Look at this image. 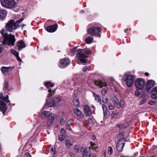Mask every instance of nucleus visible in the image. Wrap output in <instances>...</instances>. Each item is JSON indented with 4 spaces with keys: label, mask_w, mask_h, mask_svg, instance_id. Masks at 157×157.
Returning a JSON list of instances; mask_svg holds the SVG:
<instances>
[{
    "label": "nucleus",
    "mask_w": 157,
    "mask_h": 157,
    "mask_svg": "<svg viewBox=\"0 0 157 157\" xmlns=\"http://www.w3.org/2000/svg\"><path fill=\"white\" fill-rule=\"evenodd\" d=\"M4 38L2 43L4 45L7 44L8 46H13L16 40L15 36L10 34L8 35L5 32L4 29H2L0 32Z\"/></svg>",
    "instance_id": "nucleus-1"
},
{
    "label": "nucleus",
    "mask_w": 157,
    "mask_h": 157,
    "mask_svg": "<svg viewBox=\"0 0 157 157\" xmlns=\"http://www.w3.org/2000/svg\"><path fill=\"white\" fill-rule=\"evenodd\" d=\"M92 52V51L88 48L79 49L77 51L76 57L78 61L82 63H86L87 61L86 58L87 57V56L84 52L89 54L91 53Z\"/></svg>",
    "instance_id": "nucleus-2"
},
{
    "label": "nucleus",
    "mask_w": 157,
    "mask_h": 157,
    "mask_svg": "<svg viewBox=\"0 0 157 157\" xmlns=\"http://www.w3.org/2000/svg\"><path fill=\"white\" fill-rule=\"evenodd\" d=\"M23 20L22 18L17 21L15 23L13 20H11L9 21L6 24L5 28L6 30L10 32H13L15 29H17L20 25L19 24Z\"/></svg>",
    "instance_id": "nucleus-3"
},
{
    "label": "nucleus",
    "mask_w": 157,
    "mask_h": 157,
    "mask_svg": "<svg viewBox=\"0 0 157 157\" xmlns=\"http://www.w3.org/2000/svg\"><path fill=\"white\" fill-rule=\"evenodd\" d=\"M2 94V92H1L0 95H1ZM8 98L9 97L8 95H6L5 97L2 95L0 96V111H1L3 114L5 113L6 110V104L5 102L7 103H9L10 102L8 99Z\"/></svg>",
    "instance_id": "nucleus-4"
},
{
    "label": "nucleus",
    "mask_w": 157,
    "mask_h": 157,
    "mask_svg": "<svg viewBox=\"0 0 157 157\" xmlns=\"http://www.w3.org/2000/svg\"><path fill=\"white\" fill-rule=\"evenodd\" d=\"M89 34L95 36L98 35L99 33L101 32V28L97 27H92L90 28L87 30Z\"/></svg>",
    "instance_id": "nucleus-5"
},
{
    "label": "nucleus",
    "mask_w": 157,
    "mask_h": 157,
    "mask_svg": "<svg viewBox=\"0 0 157 157\" xmlns=\"http://www.w3.org/2000/svg\"><path fill=\"white\" fill-rule=\"evenodd\" d=\"M135 77L134 76L127 74L124 76V80L129 87H131L133 83Z\"/></svg>",
    "instance_id": "nucleus-6"
},
{
    "label": "nucleus",
    "mask_w": 157,
    "mask_h": 157,
    "mask_svg": "<svg viewBox=\"0 0 157 157\" xmlns=\"http://www.w3.org/2000/svg\"><path fill=\"white\" fill-rule=\"evenodd\" d=\"M2 3L9 8L13 7L15 6V2L13 0H3Z\"/></svg>",
    "instance_id": "nucleus-7"
},
{
    "label": "nucleus",
    "mask_w": 157,
    "mask_h": 157,
    "mask_svg": "<svg viewBox=\"0 0 157 157\" xmlns=\"http://www.w3.org/2000/svg\"><path fill=\"white\" fill-rule=\"evenodd\" d=\"M135 85L136 88H143L145 86V82L142 78H138L135 82Z\"/></svg>",
    "instance_id": "nucleus-8"
},
{
    "label": "nucleus",
    "mask_w": 157,
    "mask_h": 157,
    "mask_svg": "<svg viewBox=\"0 0 157 157\" xmlns=\"http://www.w3.org/2000/svg\"><path fill=\"white\" fill-rule=\"evenodd\" d=\"M56 105V103L52 99L49 101L48 99L47 100L43 108L45 109L46 108L47 106L52 107L55 106Z\"/></svg>",
    "instance_id": "nucleus-9"
},
{
    "label": "nucleus",
    "mask_w": 157,
    "mask_h": 157,
    "mask_svg": "<svg viewBox=\"0 0 157 157\" xmlns=\"http://www.w3.org/2000/svg\"><path fill=\"white\" fill-rule=\"evenodd\" d=\"M56 117V115L53 113H51L50 115L48 117V121L47 124L49 126L51 125Z\"/></svg>",
    "instance_id": "nucleus-10"
},
{
    "label": "nucleus",
    "mask_w": 157,
    "mask_h": 157,
    "mask_svg": "<svg viewBox=\"0 0 157 157\" xmlns=\"http://www.w3.org/2000/svg\"><path fill=\"white\" fill-rule=\"evenodd\" d=\"M1 70L2 74L6 76L9 75L11 71L10 67H2L1 68Z\"/></svg>",
    "instance_id": "nucleus-11"
},
{
    "label": "nucleus",
    "mask_w": 157,
    "mask_h": 157,
    "mask_svg": "<svg viewBox=\"0 0 157 157\" xmlns=\"http://www.w3.org/2000/svg\"><path fill=\"white\" fill-rule=\"evenodd\" d=\"M57 25L55 24L52 26H48L47 28V30L49 32L53 33L55 32L57 28Z\"/></svg>",
    "instance_id": "nucleus-12"
},
{
    "label": "nucleus",
    "mask_w": 157,
    "mask_h": 157,
    "mask_svg": "<svg viewBox=\"0 0 157 157\" xmlns=\"http://www.w3.org/2000/svg\"><path fill=\"white\" fill-rule=\"evenodd\" d=\"M61 64L63 66H66L68 65L70 63L69 60L66 58L61 59L60 60Z\"/></svg>",
    "instance_id": "nucleus-13"
},
{
    "label": "nucleus",
    "mask_w": 157,
    "mask_h": 157,
    "mask_svg": "<svg viewBox=\"0 0 157 157\" xmlns=\"http://www.w3.org/2000/svg\"><path fill=\"white\" fill-rule=\"evenodd\" d=\"M84 113L86 116H89L92 114L91 111L89 106L87 105H84Z\"/></svg>",
    "instance_id": "nucleus-14"
},
{
    "label": "nucleus",
    "mask_w": 157,
    "mask_h": 157,
    "mask_svg": "<svg viewBox=\"0 0 157 157\" xmlns=\"http://www.w3.org/2000/svg\"><path fill=\"white\" fill-rule=\"evenodd\" d=\"M95 84L100 88L105 87L106 83L101 81H96L94 82Z\"/></svg>",
    "instance_id": "nucleus-15"
},
{
    "label": "nucleus",
    "mask_w": 157,
    "mask_h": 157,
    "mask_svg": "<svg viewBox=\"0 0 157 157\" xmlns=\"http://www.w3.org/2000/svg\"><path fill=\"white\" fill-rule=\"evenodd\" d=\"M155 84V81L152 80H150L148 81L146 84L147 88H152Z\"/></svg>",
    "instance_id": "nucleus-16"
},
{
    "label": "nucleus",
    "mask_w": 157,
    "mask_h": 157,
    "mask_svg": "<svg viewBox=\"0 0 157 157\" xmlns=\"http://www.w3.org/2000/svg\"><path fill=\"white\" fill-rule=\"evenodd\" d=\"M73 111L74 113L78 117L80 118L83 117V115L78 109L75 108L74 109Z\"/></svg>",
    "instance_id": "nucleus-17"
},
{
    "label": "nucleus",
    "mask_w": 157,
    "mask_h": 157,
    "mask_svg": "<svg viewBox=\"0 0 157 157\" xmlns=\"http://www.w3.org/2000/svg\"><path fill=\"white\" fill-rule=\"evenodd\" d=\"M72 101L73 105L74 106L76 107H78L79 106V101L77 98V96H73Z\"/></svg>",
    "instance_id": "nucleus-18"
},
{
    "label": "nucleus",
    "mask_w": 157,
    "mask_h": 157,
    "mask_svg": "<svg viewBox=\"0 0 157 157\" xmlns=\"http://www.w3.org/2000/svg\"><path fill=\"white\" fill-rule=\"evenodd\" d=\"M124 145V143L119 141L117 145V149L119 151H121L123 149Z\"/></svg>",
    "instance_id": "nucleus-19"
},
{
    "label": "nucleus",
    "mask_w": 157,
    "mask_h": 157,
    "mask_svg": "<svg viewBox=\"0 0 157 157\" xmlns=\"http://www.w3.org/2000/svg\"><path fill=\"white\" fill-rule=\"evenodd\" d=\"M17 45L18 47V49L20 50L26 47L25 44L22 40L18 42L17 43Z\"/></svg>",
    "instance_id": "nucleus-20"
},
{
    "label": "nucleus",
    "mask_w": 157,
    "mask_h": 157,
    "mask_svg": "<svg viewBox=\"0 0 157 157\" xmlns=\"http://www.w3.org/2000/svg\"><path fill=\"white\" fill-rule=\"evenodd\" d=\"M7 14L6 10L3 9L0 10V19L4 18L6 17Z\"/></svg>",
    "instance_id": "nucleus-21"
},
{
    "label": "nucleus",
    "mask_w": 157,
    "mask_h": 157,
    "mask_svg": "<svg viewBox=\"0 0 157 157\" xmlns=\"http://www.w3.org/2000/svg\"><path fill=\"white\" fill-rule=\"evenodd\" d=\"M142 89H137L135 92V96L138 97L141 94L144 95L146 94L144 92V91L142 90Z\"/></svg>",
    "instance_id": "nucleus-22"
},
{
    "label": "nucleus",
    "mask_w": 157,
    "mask_h": 157,
    "mask_svg": "<svg viewBox=\"0 0 157 157\" xmlns=\"http://www.w3.org/2000/svg\"><path fill=\"white\" fill-rule=\"evenodd\" d=\"M51 113V112L50 111H44L42 112L40 116L41 117H45L48 118Z\"/></svg>",
    "instance_id": "nucleus-23"
},
{
    "label": "nucleus",
    "mask_w": 157,
    "mask_h": 157,
    "mask_svg": "<svg viewBox=\"0 0 157 157\" xmlns=\"http://www.w3.org/2000/svg\"><path fill=\"white\" fill-rule=\"evenodd\" d=\"M151 97L152 98H157V89H153L151 91Z\"/></svg>",
    "instance_id": "nucleus-24"
},
{
    "label": "nucleus",
    "mask_w": 157,
    "mask_h": 157,
    "mask_svg": "<svg viewBox=\"0 0 157 157\" xmlns=\"http://www.w3.org/2000/svg\"><path fill=\"white\" fill-rule=\"evenodd\" d=\"M73 145V143L68 139L65 140V145L67 148H70Z\"/></svg>",
    "instance_id": "nucleus-25"
},
{
    "label": "nucleus",
    "mask_w": 157,
    "mask_h": 157,
    "mask_svg": "<svg viewBox=\"0 0 157 157\" xmlns=\"http://www.w3.org/2000/svg\"><path fill=\"white\" fill-rule=\"evenodd\" d=\"M90 154L87 151V149L86 148L84 150L83 157H90Z\"/></svg>",
    "instance_id": "nucleus-26"
},
{
    "label": "nucleus",
    "mask_w": 157,
    "mask_h": 157,
    "mask_svg": "<svg viewBox=\"0 0 157 157\" xmlns=\"http://www.w3.org/2000/svg\"><path fill=\"white\" fill-rule=\"evenodd\" d=\"M85 42L87 44H90L93 41V38L90 36H89L85 40Z\"/></svg>",
    "instance_id": "nucleus-27"
},
{
    "label": "nucleus",
    "mask_w": 157,
    "mask_h": 157,
    "mask_svg": "<svg viewBox=\"0 0 157 157\" xmlns=\"http://www.w3.org/2000/svg\"><path fill=\"white\" fill-rule=\"evenodd\" d=\"M44 85L46 86L48 88L52 87H53L54 86V85L53 83H51L49 82H47L45 83Z\"/></svg>",
    "instance_id": "nucleus-28"
},
{
    "label": "nucleus",
    "mask_w": 157,
    "mask_h": 157,
    "mask_svg": "<svg viewBox=\"0 0 157 157\" xmlns=\"http://www.w3.org/2000/svg\"><path fill=\"white\" fill-rule=\"evenodd\" d=\"M93 94L95 100L97 102H99L101 101V98L98 95L94 93H93Z\"/></svg>",
    "instance_id": "nucleus-29"
},
{
    "label": "nucleus",
    "mask_w": 157,
    "mask_h": 157,
    "mask_svg": "<svg viewBox=\"0 0 157 157\" xmlns=\"http://www.w3.org/2000/svg\"><path fill=\"white\" fill-rule=\"evenodd\" d=\"M102 107L104 111V116H105V115L107 114L108 110L107 109L106 106L105 104L102 105Z\"/></svg>",
    "instance_id": "nucleus-30"
},
{
    "label": "nucleus",
    "mask_w": 157,
    "mask_h": 157,
    "mask_svg": "<svg viewBox=\"0 0 157 157\" xmlns=\"http://www.w3.org/2000/svg\"><path fill=\"white\" fill-rule=\"evenodd\" d=\"M10 52L12 54L14 55L15 56H16L17 55H19L18 52H17L14 49H11L10 50Z\"/></svg>",
    "instance_id": "nucleus-31"
},
{
    "label": "nucleus",
    "mask_w": 157,
    "mask_h": 157,
    "mask_svg": "<svg viewBox=\"0 0 157 157\" xmlns=\"http://www.w3.org/2000/svg\"><path fill=\"white\" fill-rule=\"evenodd\" d=\"M54 89H49L48 92L49 93L48 94V96L50 97L52 96V95L54 94Z\"/></svg>",
    "instance_id": "nucleus-32"
},
{
    "label": "nucleus",
    "mask_w": 157,
    "mask_h": 157,
    "mask_svg": "<svg viewBox=\"0 0 157 157\" xmlns=\"http://www.w3.org/2000/svg\"><path fill=\"white\" fill-rule=\"evenodd\" d=\"M108 153L109 154L111 155L113 152V150L112 147L109 146L108 148Z\"/></svg>",
    "instance_id": "nucleus-33"
},
{
    "label": "nucleus",
    "mask_w": 157,
    "mask_h": 157,
    "mask_svg": "<svg viewBox=\"0 0 157 157\" xmlns=\"http://www.w3.org/2000/svg\"><path fill=\"white\" fill-rule=\"evenodd\" d=\"M111 99L113 102V103L118 100L117 98L114 95H112L111 96Z\"/></svg>",
    "instance_id": "nucleus-34"
},
{
    "label": "nucleus",
    "mask_w": 157,
    "mask_h": 157,
    "mask_svg": "<svg viewBox=\"0 0 157 157\" xmlns=\"http://www.w3.org/2000/svg\"><path fill=\"white\" fill-rule=\"evenodd\" d=\"M114 104L115 106L117 108H120V105L119 101L117 100L116 102H114Z\"/></svg>",
    "instance_id": "nucleus-35"
},
{
    "label": "nucleus",
    "mask_w": 157,
    "mask_h": 157,
    "mask_svg": "<svg viewBox=\"0 0 157 157\" xmlns=\"http://www.w3.org/2000/svg\"><path fill=\"white\" fill-rule=\"evenodd\" d=\"M86 122V123L88 125L92 124L93 122L91 118H89L88 119Z\"/></svg>",
    "instance_id": "nucleus-36"
},
{
    "label": "nucleus",
    "mask_w": 157,
    "mask_h": 157,
    "mask_svg": "<svg viewBox=\"0 0 157 157\" xmlns=\"http://www.w3.org/2000/svg\"><path fill=\"white\" fill-rule=\"evenodd\" d=\"M119 104L120 105V108L123 107L125 105V102L124 101H121L120 102L119 101Z\"/></svg>",
    "instance_id": "nucleus-37"
},
{
    "label": "nucleus",
    "mask_w": 157,
    "mask_h": 157,
    "mask_svg": "<svg viewBox=\"0 0 157 157\" xmlns=\"http://www.w3.org/2000/svg\"><path fill=\"white\" fill-rule=\"evenodd\" d=\"M61 97H56L55 99V101L56 103H58L61 101Z\"/></svg>",
    "instance_id": "nucleus-38"
},
{
    "label": "nucleus",
    "mask_w": 157,
    "mask_h": 157,
    "mask_svg": "<svg viewBox=\"0 0 157 157\" xmlns=\"http://www.w3.org/2000/svg\"><path fill=\"white\" fill-rule=\"evenodd\" d=\"M59 139L60 141H63L65 139V136L63 135H60L59 136Z\"/></svg>",
    "instance_id": "nucleus-39"
},
{
    "label": "nucleus",
    "mask_w": 157,
    "mask_h": 157,
    "mask_svg": "<svg viewBox=\"0 0 157 157\" xmlns=\"http://www.w3.org/2000/svg\"><path fill=\"white\" fill-rule=\"evenodd\" d=\"M51 152L52 154H55L56 153L55 149L54 147H52L51 149Z\"/></svg>",
    "instance_id": "nucleus-40"
},
{
    "label": "nucleus",
    "mask_w": 157,
    "mask_h": 157,
    "mask_svg": "<svg viewBox=\"0 0 157 157\" xmlns=\"http://www.w3.org/2000/svg\"><path fill=\"white\" fill-rule=\"evenodd\" d=\"M102 101L103 102L105 103H107L108 102V99L105 97H104L103 98Z\"/></svg>",
    "instance_id": "nucleus-41"
},
{
    "label": "nucleus",
    "mask_w": 157,
    "mask_h": 157,
    "mask_svg": "<svg viewBox=\"0 0 157 157\" xmlns=\"http://www.w3.org/2000/svg\"><path fill=\"white\" fill-rule=\"evenodd\" d=\"M106 89H102L101 91V93L103 95H105L106 93Z\"/></svg>",
    "instance_id": "nucleus-42"
},
{
    "label": "nucleus",
    "mask_w": 157,
    "mask_h": 157,
    "mask_svg": "<svg viewBox=\"0 0 157 157\" xmlns=\"http://www.w3.org/2000/svg\"><path fill=\"white\" fill-rule=\"evenodd\" d=\"M89 67L88 66H85L83 68V71L85 72L89 69Z\"/></svg>",
    "instance_id": "nucleus-43"
},
{
    "label": "nucleus",
    "mask_w": 157,
    "mask_h": 157,
    "mask_svg": "<svg viewBox=\"0 0 157 157\" xmlns=\"http://www.w3.org/2000/svg\"><path fill=\"white\" fill-rule=\"evenodd\" d=\"M76 47H75V48H73L71 51V52L72 53V56H74V55L75 54V52H76Z\"/></svg>",
    "instance_id": "nucleus-44"
},
{
    "label": "nucleus",
    "mask_w": 157,
    "mask_h": 157,
    "mask_svg": "<svg viewBox=\"0 0 157 157\" xmlns=\"http://www.w3.org/2000/svg\"><path fill=\"white\" fill-rule=\"evenodd\" d=\"M65 123L64 120L63 118H61L60 121V124L62 125H63Z\"/></svg>",
    "instance_id": "nucleus-45"
},
{
    "label": "nucleus",
    "mask_w": 157,
    "mask_h": 157,
    "mask_svg": "<svg viewBox=\"0 0 157 157\" xmlns=\"http://www.w3.org/2000/svg\"><path fill=\"white\" fill-rule=\"evenodd\" d=\"M95 144L94 143H93L92 142L91 143V145L92 147V149L95 150L97 148L96 147H94V146L95 145Z\"/></svg>",
    "instance_id": "nucleus-46"
},
{
    "label": "nucleus",
    "mask_w": 157,
    "mask_h": 157,
    "mask_svg": "<svg viewBox=\"0 0 157 157\" xmlns=\"http://www.w3.org/2000/svg\"><path fill=\"white\" fill-rule=\"evenodd\" d=\"M8 82H5L4 84V87L5 88H7L8 87Z\"/></svg>",
    "instance_id": "nucleus-47"
},
{
    "label": "nucleus",
    "mask_w": 157,
    "mask_h": 157,
    "mask_svg": "<svg viewBox=\"0 0 157 157\" xmlns=\"http://www.w3.org/2000/svg\"><path fill=\"white\" fill-rule=\"evenodd\" d=\"M146 101V99H144L142 100H141L140 102V105L142 104L145 103Z\"/></svg>",
    "instance_id": "nucleus-48"
},
{
    "label": "nucleus",
    "mask_w": 157,
    "mask_h": 157,
    "mask_svg": "<svg viewBox=\"0 0 157 157\" xmlns=\"http://www.w3.org/2000/svg\"><path fill=\"white\" fill-rule=\"evenodd\" d=\"M109 109L110 110H112L114 109V107L113 105H110L109 106Z\"/></svg>",
    "instance_id": "nucleus-49"
},
{
    "label": "nucleus",
    "mask_w": 157,
    "mask_h": 157,
    "mask_svg": "<svg viewBox=\"0 0 157 157\" xmlns=\"http://www.w3.org/2000/svg\"><path fill=\"white\" fill-rule=\"evenodd\" d=\"M126 139L124 138H121L119 140V141H121V142H123L124 143V142L126 141Z\"/></svg>",
    "instance_id": "nucleus-50"
},
{
    "label": "nucleus",
    "mask_w": 157,
    "mask_h": 157,
    "mask_svg": "<svg viewBox=\"0 0 157 157\" xmlns=\"http://www.w3.org/2000/svg\"><path fill=\"white\" fill-rule=\"evenodd\" d=\"M118 115L117 113H113L112 114L111 116V118L112 119H113L116 116Z\"/></svg>",
    "instance_id": "nucleus-51"
},
{
    "label": "nucleus",
    "mask_w": 157,
    "mask_h": 157,
    "mask_svg": "<svg viewBox=\"0 0 157 157\" xmlns=\"http://www.w3.org/2000/svg\"><path fill=\"white\" fill-rule=\"evenodd\" d=\"M117 127L121 129L125 128V127L123 125H118Z\"/></svg>",
    "instance_id": "nucleus-52"
},
{
    "label": "nucleus",
    "mask_w": 157,
    "mask_h": 157,
    "mask_svg": "<svg viewBox=\"0 0 157 157\" xmlns=\"http://www.w3.org/2000/svg\"><path fill=\"white\" fill-rule=\"evenodd\" d=\"M61 133L62 134L64 135V134L65 133V131L63 128H61Z\"/></svg>",
    "instance_id": "nucleus-53"
},
{
    "label": "nucleus",
    "mask_w": 157,
    "mask_h": 157,
    "mask_svg": "<svg viewBox=\"0 0 157 157\" xmlns=\"http://www.w3.org/2000/svg\"><path fill=\"white\" fill-rule=\"evenodd\" d=\"M74 149L76 150V152H79V149L78 146H75Z\"/></svg>",
    "instance_id": "nucleus-54"
},
{
    "label": "nucleus",
    "mask_w": 157,
    "mask_h": 157,
    "mask_svg": "<svg viewBox=\"0 0 157 157\" xmlns=\"http://www.w3.org/2000/svg\"><path fill=\"white\" fill-rule=\"evenodd\" d=\"M66 128L69 130H71V128L70 127V125L69 124H67L66 126Z\"/></svg>",
    "instance_id": "nucleus-55"
},
{
    "label": "nucleus",
    "mask_w": 157,
    "mask_h": 157,
    "mask_svg": "<svg viewBox=\"0 0 157 157\" xmlns=\"http://www.w3.org/2000/svg\"><path fill=\"white\" fill-rule=\"evenodd\" d=\"M148 103L150 105H153L155 104V102L154 101H149Z\"/></svg>",
    "instance_id": "nucleus-56"
},
{
    "label": "nucleus",
    "mask_w": 157,
    "mask_h": 157,
    "mask_svg": "<svg viewBox=\"0 0 157 157\" xmlns=\"http://www.w3.org/2000/svg\"><path fill=\"white\" fill-rule=\"evenodd\" d=\"M2 50L3 48L2 47V45H0V56H1V54L2 53Z\"/></svg>",
    "instance_id": "nucleus-57"
},
{
    "label": "nucleus",
    "mask_w": 157,
    "mask_h": 157,
    "mask_svg": "<svg viewBox=\"0 0 157 157\" xmlns=\"http://www.w3.org/2000/svg\"><path fill=\"white\" fill-rule=\"evenodd\" d=\"M16 57L17 60L19 61V62H21L22 61V60L20 58V57L18 55L17 56H16Z\"/></svg>",
    "instance_id": "nucleus-58"
},
{
    "label": "nucleus",
    "mask_w": 157,
    "mask_h": 157,
    "mask_svg": "<svg viewBox=\"0 0 157 157\" xmlns=\"http://www.w3.org/2000/svg\"><path fill=\"white\" fill-rule=\"evenodd\" d=\"M102 153L104 156V157H105L106 156V151L105 150L103 151L102 152Z\"/></svg>",
    "instance_id": "nucleus-59"
},
{
    "label": "nucleus",
    "mask_w": 157,
    "mask_h": 157,
    "mask_svg": "<svg viewBox=\"0 0 157 157\" xmlns=\"http://www.w3.org/2000/svg\"><path fill=\"white\" fill-rule=\"evenodd\" d=\"M25 155H26L27 157H31V155L29 153H26Z\"/></svg>",
    "instance_id": "nucleus-60"
},
{
    "label": "nucleus",
    "mask_w": 157,
    "mask_h": 157,
    "mask_svg": "<svg viewBox=\"0 0 157 157\" xmlns=\"http://www.w3.org/2000/svg\"><path fill=\"white\" fill-rule=\"evenodd\" d=\"M70 155H71V157H72L74 155L73 154L72 152H70Z\"/></svg>",
    "instance_id": "nucleus-61"
},
{
    "label": "nucleus",
    "mask_w": 157,
    "mask_h": 157,
    "mask_svg": "<svg viewBox=\"0 0 157 157\" xmlns=\"http://www.w3.org/2000/svg\"><path fill=\"white\" fill-rule=\"evenodd\" d=\"M145 76H148L149 75V73H148L147 72H146L145 73Z\"/></svg>",
    "instance_id": "nucleus-62"
},
{
    "label": "nucleus",
    "mask_w": 157,
    "mask_h": 157,
    "mask_svg": "<svg viewBox=\"0 0 157 157\" xmlns=\"http://www.w3.org/2000/svg\"><path fill=\"white\" fill-rule=\"evenodd\" d=\"M123 134H124V132H121V133H120L119 134V136H120V135H123Z\"/></svg>",
    "instance_id": "nucleus-63"
},
{
    "label": "nucleus",
    "mask_w": 157,
    "mask_h": 157,
    "mask_svg": "<svg viewBox=\"0 0 157 157\" xmlns=\"http://www.w3.org/2000/svg\"><path fill=\"white\" fill-rule=\"evenodd\" d=\"M110 81L111 83L113 82V78H111Z\"/></svg>",
    "instance_id": "nucleus-64"
}]
</instances>
